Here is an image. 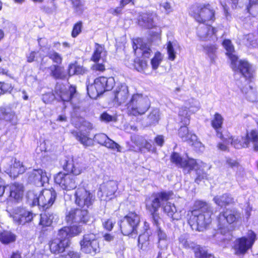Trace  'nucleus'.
Wrapping results in <instances>:
<instances>
[{"mask_svg": "<svg viewBox=\"0 0 258 258\" xmlns=\"http://www.w3.org/2000/svg\"><path fill=\"white\" fill-rule=\"evenodd\" d=\"M53 219L52 214L45 212L42 213L40 215L39 225L42 226L43 228L50 226L52 223Z\"/></svg>", "mask_w": 258, "mask_h": 258, "instance_id": "nucleus-36", "label": "nucleus"}, {"mask_svg": "<svg viewBox=\"0 0 258 258\" xmlns=\"http://www.w3.org/2000/svg\"><path fill=\"white\" fill-rule=\"evenodd\" d=\"M108 138V136L103 133L96 134L94 136V140L96 143L102 146L104 145Z\"/></svg>", "mask_w": 258, "mask_h": 258, "instance_id": "nucleus-49", "label": "nucleus"}, {"mask_svg": "<svg viewBox=\"0 0 258 258\" xmlns=\"http://www.w3.org/2000/svg\"><path fill=\"white\" fill-rule=\"evenodd\" d=\"M12 113L7 110V109L4 107L0 108V121L6 120L11 122L12 118Z\"/></svg>", "mask_w": 258, "mask_h": 258, "instance_id": "nucleus-47", "label": "nucleus"}, {"mask_svg": "<svg viewBox=\"0 0 258 258\" xmlns=\"http://www.w3.org/2000/svg\"><path fill=\"white\" fill-rule=\"evenodd\" d=\"M162 59L161 52L159 51L156 52L154 56L151 59V64L153 70H156L158 69Z\"/></svg>", "mask_w": 258, "mask_h": 258, "instance_id": "nucleus-41", "label": "nucleus"}, {"mask_svg": "<svg viewBox=\"0 0 258 258\" xmlns=\"http://www.w3.org/2000/svg\"><path fill=\"white\" fill-rule=\"evenodd\" d=\"M83 28V22L78 21L75 23L72 28L71 36L73 38L77 37L82 32Z\"/></svg>", "mask_w": 258, "mask_h": 258, "instance_id": "nucleus-42", "label": "nucleus"}, {"mask_svg": "<svg viewBox=\"0 0 258 258\" xmlns=\"http://www.w3.org/2000/svg\"><path fill=\"white\" fill-rule=\"evenodd\" d=\"M239 215L236 210L229 209L220 212L217 217L218 229L221 233L228 231V226L237 221Z\"/></svg>", "mask_w": 258, "mask_h": 258, "instance_id": "nucleus-15", "label": "nucleus"}, {"mask_svg": "<svg viewBox=\"0 0 258 258\" xmlns=\"http://www.w3.org/2000/svg\"><path fill=\"white\" fill-rule=\"evenodd\" d=\"M8 190V187L7 184H4V180L0 177V198H2L4 195L5 190Z\"/></svg>", "mask_w": 258, "mask_h": 258, "instance_id": "nucleus-57", "label": "nucleus"}, {"mask_svg": "<svg viewBox=\"0 0 258 258\" xmlns=\"http://www.w3.org/2000/svg\"><path fill=\"white\" fill-rule=\"evenodd\" d=\"M47 56L54 63L47 68L49 70V76L56 80H64L66 79L67 75L64 67L62 65V56L55 51L48 52Z\"/></svg>", "mask_w": 258, "mask_h": 258, "instance_id": "nucleus-12", "label": "nucleus"}, {"mask_svg": "<svg viewBox=\"0 0 258 258\" xmlns=\"http://www.w3.org/2000/svg\"><path fill=\"white\" fill-rule=\"evenodd\" d=\"M115 222L113 221L111 218L106 219L102 223L103 228L108 231H111L115 224Z\"/></svg>", "mask_w": 258, "mask_h": 258, "instance_id": "nucleus-52", "label": "nucleus"}, {"mask_svg": "<svg viewBox=\"0 0 258 258\" xmlns=\"http://www.w3.org/2000/svg\"><path fill=\"white\" fill-rule=\"evenodd\" d=\"M134 54L137 57L134 60L133 66L138 72H142L148 67V62L145 59H148L151 55L152 51L145 42H134L132 44Z\"/></svg>", "mask_w": 258, "mask_h": 258, "instance_id": "nucleus-10", "label": "nucleus"}, {"mask_svg": "<svg viewBox=\"0 0 258 258\" xmlns=\"http://www.w3.org/2000/svg\"><path fill=\"white\" fill-rule=\"evenodd\" d=\"M225 164L228 168L232 169L238 168L240 165L238 160H234L230 157L226 158Z\"/></svg>", "mask_w": 258, "mask_h": 258, "instance_id": "nucleus-48", "label": "nucleus"}, {"mask_svg": "<svg viewBox=\"0 0 258 258\" xmlns=\"http://www.w3.org/2000/svg\"><path fill=\"white\" fill-rule=\"evenodd\" d=\"M13 89L11 84L5 82H0V95L10 92Z\"/></svg>", "mask_w": 258, "mask_h": 258, "instance_id": "nucleus-50", "label": "nucleus"}, {"mask_svg": "<svg viewBox=\"0 0 258 258\" xmlns=\"http://www.w3.org/2000/svg\"><path fill=\"white\" fill-rule=\"evenodd\" d=\"M17 239L16 235L11 230L4 229L0 231V242L4 245L15 243Z\"/></svg>", "mask_w": 258, "mask_h": 258, "instance_id": "nucleus-29", "label": "nucleus"}, {"mask_svg": "<svg viewBox=\"0 0 258 258\" xmlns=\"http://www.w3.org/2000/svg\"><path fill=\"white\" fill-rule=\"evenodd\" d=\"M62 258H80V254L74 250H69L62 255Z\"/></svg>", "mask_w": 258, "mask_h": 258, "instance_id": "nucleus-53", "label": "nucleus"}, {"mask_svg": "<svg viewBox=\"0 0 258 258\" xmlns=\"http://www.w3.org/2000/svg\"><path fill=\"white\" fill-rule=\"evenodd\" d=\"M228 143H225L223 142V143H219L217 145V147L218 149L222 151H229V149L228 146L227 145Z\"/></svg>", "mask_w": 258, "mask_h": 258, "instance_id": "nucleus-59", "label": "nucleus"}, {"mask_svg": "<svg viewBox=\"0 0 258 258\" xmlns=\"http://www.w3.org/2000/svg\"><path fill=\"white\" fill-rule=\"evenodd\" d=\"M118 189V183L114 180H109L104 183L100 188L102 197H105L108 199H111L114 197Z\"/></svg>", "mask_w": 258, "mask_h": 258, "instance_id": "nucleus-23", "label": "nucleus"}, {"mask_svg": "<svg viewBox=\"0 0 258 258\" xmlns=\"http://www.w3.org/2000/svg\"><path fill=\"white\" fill-rule=\"evenodd\" d=\"M150 123L155 125L158 123L159 120V111L158 109H153L147 116Z\"/></svg>", "mask_w": 258, "mask_h": 258, "instance_id": "nucleus-40", "label": "nucleus"}, {"mask_svg": "<svg viewBox=\"0 0 258 258\" xmlns=\"http://www.w3.org/2000/svg\"><path fill=\"white\" fill-rule=\"evenodd\" d=\"M256 239V235L253 231H250L248 237L242 236L236 239L233 248L234 254L238 256L244 255L251 249Z\"/></svg>", "mask_w": 258, "mask_h": 258, "instance_id": "nucleus-16", "label": "nucleus"}, {"mask_svg": "<svg viewBox=\"0 0 258 258\" xmlns=\"http://www.w3.org/2000/svg\"><path fill=\"white\" fill-rule=\"evenodd\" d=\"M65 220L67 223L77 222L79 224L86 225L90 221V216L87 209L79 207L72 208L67 213Z\"/></svg>", "mask_w": 258, "mask_h": 258, "instance_id": "nucleus-18", "label": "nucleus"}, {"mask_svg": "<svg viewBox=\"0 0 258 258\" xmlns=\"http://www.w3.org/2000/svg\"><path fill=\"white\" fill-rule=\"evenodd\" d=\"M115 84L113 78L99 76L95 78L92 83L87 86V93L91 98H95L106 91L111 90Z\"/></svg>", "mask_w": 258, "mask_h": 258, "instance_id": "nucleus-11", "label": "nucleus"}, {"mask_svg": "<svg viewBox=\"0 0 258 258\" xmlns=\"http://www.w3.org/2000/svg\"><path fill=\"white\" fill-rule=\"evenodd\" d=\"M37 52L35 51H32L30 52L29 55L27 57V61L31 63L33 62L36 58Z\"/></svg>", "mask_w": 258, "mask_h": 258, "instance_id": "nucleus-60", "label": "nucleus"}, {"mask_svg": "<svg viewBox=\"0 0 258 258\" xmlns=\"http://www.w3.org/2000/svg\"><path fill=\"white\" fill-rule=\"evenodd\" d=\"M178 115L180 117H185L189 121V115L188 114V109L185 107H181L178 112Z\"/></svg>", "mask_w": 258, "mask_h": 258, "instance_id": "nucleus-55", "label": "nucleus"}, {"mask_svg": "<svg viewBox=\"0 0 258 258\" xmlns=\"http://www.w3.org/2000/svg\"><path fill=\"white\" fill-rule=\"evenodd\" d=\"M174 193L172 190H161L159 192H153L150 196H147L145 200V208L152 218L153 224L157 227V233L159 241L165 240L166 235L159 227L160 219L159 210L161 206L162 202H166L172 200Z\"/></svg>", "mask_w": 258, "mask_h": 258, "instance_id": "nucleus-2", "label": "nucleus"}, {"mask_svg": "<svg viewBox=\"0 0 258 258\" xmlns=\"http://www.w3.org/2000/svg\"><path fill=\"white\" fill-rule=\"evenodd\" d=\"M166 202H162L161 206L163 212L166 213L169 217L173 218L174 214L176 212V209L174 204Z\"/></svg>", "mask_w": 258, "mask_h": 258, "instance_id": "nucleus-34", "label": "nucleus"}, {"mask_svg": "<svg viewBox=\"0 0 258 258\" xmlns=\"http://www.w3.org/2000/svg\"><path fill=\"white\" fill-rule=\"evenodd\" d=\"M213 201L219 207L225 208L229 205H234L235 202L231 195L228 193H224L220 196L214 197Z\"/></svg>", "mask_w": 258, "mask_h": 258, "instance_id": "nucleus-27", "label": "nucleus"}, {"mask_svg": "<svg viewBox=\"0 0 258 258\" xmlns=\"http://www.w3.org/2000/svg\"><path fill=\"white\" fill-rule=\"evenodd\" d=\"M71 133L85 148L93 145V140L90 137L89 133H85L82 131L72 130L71 131Z\"/></svg>", "mask_w": 258, "mask_h": 258, "instance_id": "nucleus-24", "label": "nucleus"}, {"mask_svg": "<svg viewBox=\"0 0 258 258\" xmlns=\"http://www.w3.org/2000/svg\"><path fill=\"white\" fill-rule=\"evenodd\" d=\"M178 136L181 139L183 142H190L191 141L192 135L189 133L187 126L183 125L180 126L178 130Z\"/></svg>", "mask_w": 258, "mask_h": 258, "instance_id": "nucleus-38", "label": "nucleus"}, {"mask_svg": "<svg viewBox=\"0 0 258 258\" xmlns=\"http://www.w3.org/2000/svg\"><path fill=\"white\" fill-rule=\"evenodd\" d=\"M213 214L211 207L207 202L196 200L192 207L187 211V223L192 230L203 231L212 223Z\"/></svg>", "mask_w": 258, "mask_h": 258, "instance_id": "nucleus-1", "label": "nucleus"}, {"mask_svg": "<svg viewBox=\"0 0 258 258\" xmlns=\"http://www.w3.org/2000/svg\"><path fill=\"white\" fill-rule=\"evenodd\" d=\"M164 10L166 11L167 14H169L172 11V7L169 2H165L162 6Z\"/></svg>", "mask_w": 258, "mask_h": 258, "instance_id": "nucleus-61", "label": "nucleus"}, {"mask_svg": "<svg viewBox=\"0 0 258 258\" xmlns=\"http://www.w3.org/2000/svg\"><path fill=\"white\" fill-rule=\"evenodd\" d=\"M167 51L168 54V59L173 61L176 58V52L173 48L172 42L170 41L167 43Z\"/></svg>", "mask_w": 258, "mask_h": 258, "instance_id": "nucleus-45", "label": "nucleus"}, {"mask_svg": "<svg viewBox=\"0 0 258 258\" xmlns=\"http://www.w3.org/2000/svg\"><path fill=\"white\" fill-rule=\"evenodd\" d=\"M194 254L196 258H215L213 253L209 252L201 245H198L197 249L195 250Z\"/></svg>", "mask_w": 258, "mask_h": 258, "instance_id": "nucleus-37", "label": "nucleus"}, {"mask_svg": "<svg viewBox=\"0 0 258 258\" xmlns=\"http://www.w3.org/2000/svg\"><path fill=\"white\" fill-rule=\"evenodd\" d=\"M170 160L172 164L177 167L183 169L187 168L188 173H189L198 166V163L195 159L187 158L184 160L179 153L174 151L171 153Z\"/></svg>", "mask_w": 258, "mask_h": 258, "instance_id": "nucleus-19", "label": "nucleus"}, {"mask_svg": "<svg viewBox=\"0 0 258 258\" xmlns=\"http://www.w3.org/2000/svg\"><path fill=\"white\" fill-rule=\"evenodd\" d=\"M10 258H22L21 252L18 250L12 253Z\"/></svg>", "mask_w": 258, "mask_h": 258, "instance_id": "nucleus-64", "label": "nucleus"}, {"mask_svg": "<svg viewBox=\"0 0 258 258\" xmlns=\"http://www.w3.org/2000/svg\"><path fill=\"white\" fill-rule=\"evenodd\" d=\"M82 228L77 225L63 226L58 230L56 236H53L48 241V248L53 255L63 253L71 245L70 238L79 235Z\"/></svg>", "mask_w": 258, "mask_h": 258, "instance_id": "nucleus-3", "label": "nucleus"}, {"mask_svg": "<svg viewBox=\"0 0 258 258\" xmlns=\"http://www.w3.org/2000/svg\"><path fill=\"white\" fill-rule=\"evenodd\" d=\"M100 120L105 122L116 121L115 117L109 114L107 112L105 111L102 112L100 116Z\"/></svg>", "mask_w": 258, "mask_h": 258, "instance_id": "nucleus-51", "label": "nucleus"}, {"mask_svg": "<svg viewBox=\"0 0 258 258\" xmlns=\"http://www.w3.org/2000/svg\"><path fill=\"white\" fill-rule=\"evenodd\" d=\"M79 243L81 251L85 253L95 254L100 251L98 239L93 233L85 234Z\"/></svg>", "mask_w": 258, "mask_h": 258, "instance_id": "nucleus-17", "label": "nucleus"}, {"mask_svg": "<svg viewBox=\"0 0 258 258\" xmlns=\"http://www.w3.org/2000/svg\"><path fill=\"white\" fill-rule=\"evenodd\" d=\"M8 187V198L10 200L20 203L23 199L25 187L23 183L14 182L7 184Z\"/></svg>", "mask_w": 258, "mask_h": 258, "instance_id": "nucleus-21", "label": "nucleus"}, {"mask_svg": "<svg viewBox=\"0 0 258 258\" xmlns=\"http://www.w3.org/2000/svg\"><path fill=\"white\" fill-rule=\"evenodd\" d=\"M88 70L83 66L79 65L78 62L75 61L69 64L67 75L68 77H71L75 75H83L87 73Z\"/></svg>", "mask_w": 258, "mask_h": 258, "instance_id": "nucleus-28", "label": "nucleus"}, {"mask_svg": "<svg viewBox=\"0 0 258 258\" xmlns=\"http://www.w3.org/2000/svg\"><path fill=\"white\" fill-rule=\"evenodd\" d=\"M243 39L247 42L249 45L253 47L257 46V40L254 38V35L253 33H248L244 35Z\"/></svg>", "mask_w": 258, "mask_h": 258, "instance_id": "nucleus-44", "label": "nucleus"}, {"mask_svg": "<svg viewBox=\"0 0 258 258\" xmlns=\"http://www.w3.org/2000/svg\"><path fill=\"white\" fill-rule=\"evenodd\" d=\"M125 6L124 5H122L121 3H120V2L119 1L118 7L115 8L113 10L111 13L113 15H117L118 14H120L122 12V10L125 7Z\"/></svg>", "mask_w": 258, "mask_h": 258, "instance_id": "nucleus-58", "label": "nucleus"}, {"mask_svg": "<svg viewBox=\"0 0 258 258\" xmlns=\"http://www.w3.org/2000/svg\"><path fill=\"white\" fill-rule=\"evenodd\" d=\"M103 146H105L109 149L116 150L117 152H121V147L119 146V145L109 138L107 139L106 142H105Z\"/></svg>", "mask_w": 258, "mask_h": 258, "instance_id": "nucleus-46", "label": "nucleus"}, {"mask_svg": "<svg viewBox=\"0 0 258 258\" xmlns=\"http://www.w3.org/2000/svg\"><path fill=\"white\" fill-rule=\"evenodd\" d=\"M189 14L198 23L206 25L207 29L205 34L206 37L216 34L217 29L210 24H206L207 22L213 23L216 20V12L210 4L192 5L189 8Z\"/></svg>", "mask_w": 258, "mask_h": 258, "instance_id": "nucleus-6", "label": "nucleus"}, {"mask_svg": "<svg viewBox=\"0 0 258 258\" xmlns=\"http://www.w3.org/2000/svg\"><path fill=\"white\" fill-rule=\"evenodd\" d=\"M154 141L157 146L161 147L164 143V137L161 135H157L154 138Z\"/></svg>", "mask_w": 258, "mask_h": 258, "instance_id": "nucleus-56", "label": "nucleus"}, {"mask_svg": "<svg viewBox=\"0 0 258 258\" xmlns=\"http://www.w3.org/2000/svg\"><path fill=\"white\" fill-rule=\"evenodd\" d=\"M0 75L10 76L9 71L7 68L0 67Z\"/></svg>", "mask_w": 258, "mask_h": 258, "instance_id": "nucleus-63", "label": "nucleus"}, {"mask_svg": "<svg viewBox=\"0 0 258 258\" xmlns=\"http://www.w3.org/2000/svg\"><path fill=\"white\" fill-rule=\"evenodd\" d=\"M136 0H119L120 3L125 6L127 5H135Z\"/></svg>", "mask_w": 258, "mask_h": 258, "instance_id": "nucleus-62", "label": "nucleus"}, {"mask_svg": "<svg viewBox=\"0 0 258 258\" xmlns=\"http://www.w3.org/2000/svg\"><path fill=\"white\" fill-rule=\"evenodd\" d=\"M150 235L147 232H144L139 235L138 243V246L142 249L148 246L150 244Z\"/></svg>", "mask_w": 258, "mask_h": 258, "instance_id": "nucleus-35", "label": "nucleus"}, {"mask_svg": "<svg viewBox=\"0 0 258 258\" xmlns=\"http://www.w3.org/2000/svg\"><path fill=\"white\" fill-rule=\"evenodd\" d=\"M150 105L149 99L143 94H134L126 105L127 113L130 116L143 115L149 109Z\"/></svg>", "mask_w": 258, "mask_h": 258, "instance_id": "nucleus-9", "label": "nucleus"}, {"mask_svg": "<svg viewBox=\"0 0 258 258\" xmlns=\"http://www.w3.org/2000/svg\"><path fill=\"white\" fill-rule=\"evenodd\" d=\"M203 48L206 53L210 57L211 62H214L218 49L217 45L216 44H209L204 45Z\"/></svg>", "mask_w": 258, "mask_h": 258, "instance_id": "nucleus-33", "label": "nucleus"}, {"mask_svg": "<svg viewBox=\"0 0 258 258\" xmlns=\"http://www.w3.org/2000/svg\"><path fill=\"white\" fill-rule=\"evenodd\" d=\"M243 142L241 139L231 135L230 132L226 130L224 132L223 139L220 140L225 143H230L236 149L248 148L250 143L253 144V149L254 151H258V131L256 130H251L247 132L244 137H242Z\"/></svg>", "mask_w": 258, "mask_h": 258, "instance_id": "nucleus-7", "label": "nucleus"}, {"mask_svg": "<svg viewBox=\"0 0 258 258\" xmlns=\"http://www.w3.org/2000/svg\"><path fill=\"white\" fill-rule=\"evenodd\" d=\"M178 241L182 247L186 249H191L194 251L197 249L199 244H197L194 241L189 240V238L185 235H182L178 238Z\"/></svg>", "mask_w": 258, "mask_h": 258, "instance_id": "nucleus-32", "label": "nucleus"}, {"mask_svg": "<svg viewBox=\"0 0 258 258\" xmlns=\"http://www.w3.org/2000/svg\"><path fill=\"white\" fill-rule=\"evenodd\" d=\"M56 197L57 193L53 188H44L41 191L38 197L33 198L31 206H38L39 209L45 211L52 207Z\"/></svg>", "mask_w": 258, "mask_h": 258, "instance_id": "nucleus-13", "label": "nucleus"}, {"mask_svg": "<svg viewBox=\"0 0 258 258\" xmlns=\"http://www.w3.org/2000/svg\"><path fill=\"white\" fill-rule=\"evenodd\" d=\"M226 50V55L230 61V67L235 73H238L245 81L251 82L254 78L255 70L252 64L246 59H239L234 53V47L229 39H225L222 42Z\"/></svg>", "mask_w": 258, "mask_h": 258, "instance_id": "nucleus-5", "label": "nucleus"}, {"mask_svg": "<svg viewBox=\"0 0 258 258\" xmlns=\"http://www.w3.org/2000/svg\"><path fill=\"white\" fill-rule=\"evenodd\" d=\"M91 70L95 73L98 74L103 73L106 70L105 65L104 63L94 62L91 67Z\"/></svg>", "mask_w": 258, "mask_h": 258, "instance_id": "nucleus-43", "label": "nucleus"}, {"mask_svg": "<svg viewBox=\"0 0 258 258\" xmlns=\"http://www.w3.org/2000/svg\"><path fill=\"white\" fill-rule=\"evenodd\" d=\"M94 45V49L90 57V60L94 62H98L101 59L102 54L104 56H106L107 51L104 45L95 43Z\"/></svg>", "mask_w": 258, "mask_h": 258, "instance_id": "nucleus-31", "label": "nucleus"}, {"mask_svg": "<svg viewBox=\"0 0 258 258\" xmlns=\"http://www.w3.org/2000/svg\"><path fill=\"white\" fill-rule=\"evenodd\" d=\"M77 93L76 87L73 85H70L68 88L60 87L55 90V94L59 101L63 103L71 102L73 98Z\"/></svg>", "mask_w": 258, "mask_h": 258, "instance_id": "nucleus-22", "label": "nucleus"}, {"mask_svg": "<svg viewBox=\"0 0 258 258\" xmlns=\"http://www.w3.org/2000/svg\"><path fill=\"white\" fill-rule=\"evenodd\" d=\"M128 95V91L126 88L118 87L114 92L113 101L120 105L126 101Z\"/></svg>", "mask_w": 258, "mask_h": 258, "instance_id": "nucleus-30", "label": "nucleus"}, {"mask_svg": "<svg viewBox=\"0 0 258 258\" xmlns=\"http://www.w3.org/2000/svg\"><path fill=\"white\" fill-rule=\"evenodd\" d=\"M31 177L34 181L42 182L46 177V173L41 169H34Z\"/></svg>", "mask_w": 258, "mask_h": 258, "instance_id": "nucleus-39", "label": "nucleus"}, {"mask_svg": "<svg viewBox=\"0 0 258 258\" xmlns=\"http://www.w3.org/2000/svg\"><path fill=\"white\" fill-rule=\"evenodd\" d=\"M224 118L222 115L218 112H216L211 120V125L215 131L217 137L220 139H223L224 132L222 131L223 124Z\"/></svg>", "mask_w": 258, "mask_h": 258, "instance_id": "nucleus-25", "label": "nucleus"}, {"mask_svg": "<svg viewBox=\"0 0 258 258\" xmlns=\"http://www.w3.org/2000/svg\"><path fill=\"white\" fill-rule=\"evenodd\" d=\"M248 3L246 6V10L248 13H250L253 8L258 6V0H248Z\"/></svg>", "mask_w": 258, "mask_h": 258, "instance_id": "nucleus-54", "label": "nucleus"}, {"mask_svg": "<svg viewBox=\"0 0 258 258\" xmlns=\"http://www.w3.org/2000/svg\"><path fill=\"white\" fill-rule=\"evenodd\" d=\"M26 171L23 163L19 160L15 159L14 162L7 169V173L12 178H16Z\"/></svg>", "mask_w": 258, "mask_h": 258, "instance_id": "nucleus-26", "label": "nucleus"}, {"mask_svg": "<svg viewBox=\"0 0 258 258\" xmlns=\"http://www.w3.org/2000/svg\"><path fill=\"white\" fill-rule=\"evenodd\" d=\"M141 223L139 212L135 210L128 211L122 220L119 221V228L121 233L124 236H136Z\"/></svg>", "mask_w": 258, "mask_h": 258, "instance_id": "nucleus-8", "label": "nucleus"}, {"mask_svg": "<svg viewBox=\"0 0 258 258\" xmlns=\"http://www.w3.org/2000/svg\"><path fill=\"white\" fill-rule=\"evenodd\" d=\"M36 214L22 207L14 210L11 217L14 222L18 225H24L31 222Z\"/></svg>", "mask_w": 258, "mask_h": 258, "instance_id": "nucleus-20", "label": "nucleus"}, {"mask_svg": "<svg viewBox=\"0 0 258 258\" xmlns=\"http://www.w3.org/2000/svg\"><path fill=\"white\" fill-rule=\"evenodd\" d=\"M62 171L56 173L54 176V181L56 185L62 189L71 190L75 189L79 181L77 177L82 172L80 164L72 159L66 160L62 165Z\"/></svg>", "mask_w": 258, "mask_h": 258, "instance_id": "nucleus-4", "label": "nucleus"}, {"mask_svg": "<svg viewBox=\"0 0 258 258\" xmlns=\"http://www.w3.org/2000/svg\"><path fill=\"white\" fill-rule=\"evenodd\" d=\"M75 203L79 208L87 209L91 208L95 200L94 193L82 186L78 187L74 193Z\"/></svg>", "mask_w": 258, "mask_h": 258, "instance_id": "nucleus-14", "label": "nucleus"}]
</instances>
